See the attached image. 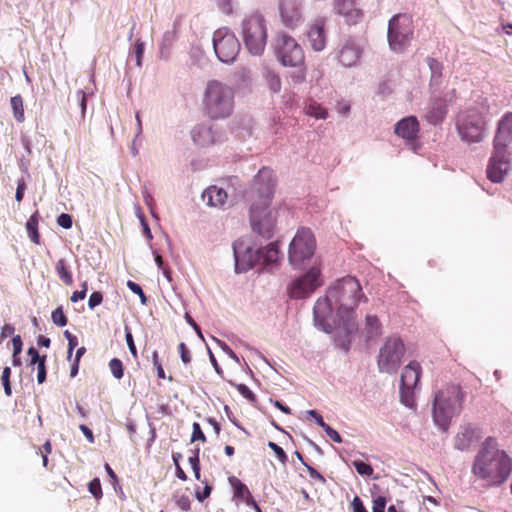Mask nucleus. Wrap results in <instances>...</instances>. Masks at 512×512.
Wrapping results in <instances>:
<instances>
[{
	"label": "nucleus",
	"mask_w": 512,
	"mask_h": 512,
	"mask_svg": "<svg viewBox=\"0 0 512 512\" xmlns=\"http://www.w3.org/2000/svg\"><path fill=\"white\" fill-rule=\"evenodd\" d=\"M266 80L269 85V88L273 92H278L281 89V80L277 74L274 72L268 71L266 74Z\"/></svg>",
	"instance_id": "ea45409f"
},
{
	"label": "nucleus",
	"mask_w": 512,
	"mask_h": 512,
	"mask_svg": "<svg viewBox=\"0 0 512 512\" xmlns=\"http://www.w3.org/2000/svg\"><path fill=\"white\" fill-rule=\"evenodd\" d=\"M125 338H126V342H127L128 348H129L132 356L135 359H137V357H138L137 349H136V346L134 343L133 335L128 327H125Z\"/></svg>",
	"instance_id": "8fccbe9b"
},
{
	"label": "nucleus",
	"mask_w": 512,
	"mask_h": 512,
	"mask_svg": "<svg viewBox=\"0 0 512 512\" xmlns=\"http://www.w3.org/2000/svg\"><path fill=\"white\" fill-rule=\"evenodd\" d=\"M27 354L31 357L32 365H35L37 362H39L42 357L34 347H30L27 351Z\"/></svg>",
	"instance_id": "69168bd1"
},
{
	"label": "nucleus",
	"mask_w": 512,
	"mask_h": 512,
	"mask_svg": "<svg viewBox=\"0 0 512 512\" xmlns=\"http://www.w3.org/2000/svg\"><path fill=\"white\" fill-rule=\"evenodd\" d=\"M486 125L485 113L477 107H471L459 114L456 128L461 140L478 143L484 137Z\"/></svg>",
	"instance_id": "423d86ee"
},
{
	"label": "nucleus",
	"mask_w": 512,
	"mask_h": 512,
	"mask_svg": "<svg viewBox=\"0 0 512 512\" xmlns=\"http://www.w3.org/2000/svg\"><path fill=\"white\" fill-rule=\"evenodd\" d=\"M338 62L344 67L358 64L363 54V47L353 38L343 39L336 50Z\"/></svg>",
	"instance_id": "dca6fc26"
},
{
	"label": "nucleus",
	"mask_w": 512,
	"mask_h": 512,
	"mask_svg": "<svg viewBox=\"0 0 512 512\" xmlns=\"http://www.w3.org/2000/svg\"><path fill=\"white\" fill-rule=\"evenodd\" d=\"M14 327L10 324H5L3 327H2V331H1V334H0V341L3 340L4 338L14 334Z\"/></svg>",
	"instance_id": "338daca9"
},
{
	"label": "nucleus",
	"mask_w": 512,
	"mask_h": 512,
	"mask_svg": "<svg viewBox=\"0 0 512 512\" xmlns=\"http://www.w3.org/2000/svg\"><path fill=\"white\" fill-rule=\"evenodd\" d=\"M401 401L405 406L412 407L414 404L413 400V389H406L400 387Z\"/></svg>",
	"instance_id": "c03bdc74"
},
{
	"label": "nucleus",
	"mask_w": 512,
	"mask_h": 512,
	"mask_svg": "<svg viewBox=\"0 0 512 512\" xmlns=\"http://www.w3.org/2000/svg\"><path fill=\"white\" fill-rule=\"evenodd\" d=\"M352 507L354 512H367L361 499L358 496L354 497L352 501Z\"/></svg>",
	"instance_id": "0e129e2a"
},
{
	"label": "nucleus",
	"mask_w": 512,
	"mask_h": 512,
	"mask_svg": "<svg viewBox=\"0 0 512 512\" xmlns=\"http://www.w3.org/2000/svg\"><path fill=\"white\" fill-rule=\"evenodd\" d=\"M39 213L34 212L26 223V229L30 240L35 244H40V234L38 231Z\"/></svg>",
	"instance_id": "7c9ffc66"
},
{
	"label": "nucleus",
	"mask_w": 512,
	"mask_h": 512,
	"mask_svg": "<svg viewBox=\"0 0 512 512\" xmlns=\"http://www.w3.org/2000/svg\"><path fill=\"white\" fill-rule=\"evenodd\" d=\"M280 16L285 26L294 28L302 19L301 3L299 0H281Z\"/></svg>",
	"instance_id": "6ab92c4d"
},
{
	"label": "nucleus",
	"mask_w": 512,
	"mask_h": 512,
	"mask_svg": "<svg viewBox=\"0 0 512 512\" xmlns=\"http://www.w3.org/2000/svg\"><path fill=\"white\" fill-rule=\"evenodd\" d=\"M307 38L313 50L319 52L326 47L327 32L326 20L324 18L315 19L307 30Z\"/></svg>",
	"instance_id": "aec40b11"
},
{
	"label": "nucleus",
	"mask_w": 512,
	"mask_h": 512,
	"mask_svg": "<svg viewBox=\"0 0 512 512\" xmlns=\"http://www.w3.org/2000/svg\"><path fill=\"white\" fill-rule=\"evenodd\" d=\"M268 447L273 450V452L275 453L277 459L282 462V463H285L286 460H287V455L286 453L284 452V450L278 446L276 443L274 442H269L268 443Z\"/></svg>",
	"instance_id": "603ef678"
},
{
	"label": "nucleus",
	"mask_w": 512,
	"mask_h": 512,
	"mask_svg": "<svg viewBox=\"0 0 512 512\" xmlns=\"http://www.w3.org/2000/svg\"><path fill=\"white\" fill-rule=\"evenodd\" d=\"M127 287L134 293V294H137L140 299H141V303L142 304H146L147 302V297L143 291V289L140 287V285H138L137 283L129 280L127 281Z\"/></svg>",
	"instance_id": "de8ad7c7"
},
{
	"label": "nucleus",
	"mask_w": 512,
	"mask_h": 512,
	"mask_svg": "<svg viewBox=\"0 0 512 512\" xmlns=\"http://www.w3.org/2000/svg\"><path fill=\"white\" fill-rule=\"evenodd\" d=\"M304 113L315 119H327L328 110L314 99H308L304 106Z\"/></svg>",
	"instance_id": "cd10ccee"
},
{
	"label": "nucleus",
	"mask_w": 512,
	"mask_h": 512,
	"mask_svg": "<svg viewBox=\"0 0 512 512\" xmlns=\"http://www.w3.org/2000/svg\"><path fill=\"white\" fill-rule=\"evenodd\" d=\"M192 139L199 146H210L217 141L216 132L210 125H197L192 130Z\"/></svg>",
	"instance_id": "b1692460"
},
{
	"label": "nucleus",
	"mask_w": 512,
	"mask_h": 512,
	"mask_svg": "<svg viewBox=\"0 0 512 512\" xmlns=\"http://www.w3.org/2000/svg\"><path fill=\"white\" fill-rule=\"evenodd\" d=\"M203 200L211 207H222L228 198L227 192L217 186H210L203 192Z\"/></svg>",
	"instance_id": "393cba45"
},
{
	"label": "nucleus",
	"mask_w": 512,
	"mask_h": 512,
	"mask_svg": "<svg viewBox=\"0 0 512 512\" xmlns=\"http://www.w3.org/2000/svg\"><path fill=\"white\" fill-rule=\"evenodd\" d=\"M233 483V498L237 504L244 502L250 505L254 498L251 492L243 482H232Z\"/></svg>",
	"instance_id": "c85d7f7f"
},
{
	"label": "nucleus",
	"mask_w": 512,
	"mask_h": 512,
	"mask_svg": "<svg viewBox=\"0 0 512 512\" xmlns=\"http://www.w3.org/2000/svg\"><path fill=\"white\" fill-rule=\"evenodd\" d=\"M278 247L276 243H270L267 247L262 248V260L261 263L268 265L275 263L278 260Z\"/></svg>",
	"instance_id": "f704fd0d"
},
{
	"label": "nucleus",
	"mask_w": 512,
	"mask_h": 512,
	"mask_svg": "<svg viewBox=\"0 0 512 512\" xmlns=\"http://www.w3.org/2000/svg\"><path fill=\"white\" fill-rule=\"evenodd\" d=\"M103 301V294L99 291L93 292L88 301V305L90 309H94L96 306L100 305Z\"/></svg>",
	"instance_id": "6e6d98bb"
},
{
	"label": "nucleus",
	"mask_w": 512,
	"mask_h": 512,
	"mask_svg": "<svg viewBox=\"0 0 512 512\" xmlns=\"http://www.w3.org/2000/svg\"><path fill=\"white\" fill-rule=\"evenodd\" d=\"M178 351L180 353L181 360L184 364H189L192 360V355L190 350L187 348L185 343L181 342L178 345Z\"/></svg>",
	"instance_id": "3c124183"
},
{
	"label": "nucleus",
	"mask_w": 512,
	"mask_h": 512,
	"mask_svg": "<svg viewBox=\"0 0 512 512\" xmlns=\"http://www.w3.org/2000/svg\"><path fill=\"white\" fill-rule=\"evenodd\" d=\"M88 489L95 498L102 496L101 482H88Z\"/></svg>",
	"instance_id": "bf43d9fd"
},
{
	"label": "nucleus",
	"mask_w": 512,
	"mask_h": 512,
	"mask_svg": "<svg viewBox=\"0 0 512 512\" xmlns=\"http://www.w3.org/2000/svg\"><path fill=\"white\" fill-rule=\"evenodd\" d=\"M197 440H201L202 442H205L206 436L204 435L200 424L195 422V423H193V432H192L191 441L194 442Z\"/></svg>",
	"instance_id": "5fc2aeb1"
},
{
	"label": "nucleus",
	"mask_w": 512,
	"mask_h": 512,
	"mask_svg": "<svg viewBox=\"0 0 512 512\" xmlns=\"http://www.w3.org/2000/svg\"><path fill=\"white\" fill-rule=\"evenodd\" d=\"M43 459V465L46 467L48 463V455L52 452V446L50 441H46L40 450Z\"/></svg>",
	"instance_id": "680f3d73"
},
{
	"label": "nucleus",
	"mask_w": 512,
	"mask_h": 512,
	"mask_svg": "<svg viewBox=\"0 0 512 512\" xmlns=\"http://www.w3.org/2000/svg\"><path fill=\"white\" fill-rule=\"evenodd\" d=\"M354 467L356 471L362 476H370L373 472L372 467L362 461H355Z\"/></svg>",
	"instance_id": "09e8293b"
},
{
	"label": "nucleus",
	"mask_w": 512,
	"mask_h": 512,
	"mask_svg": "<svg viewBox=\"0 0 512 512\" xmlns=\"http://www.w3.org/2000/svg\"><path fill=\"white\" fill-rule=\"evenodd\" d=\"M512 153L508 148L493 145L492 155L487 165V177L494 183L502 182L510 171Z\"/></svg>",
	"instance_id": "ddd939ff"
},
{
	"label": "nucleus",
	"mask_w": 512,
	"mask_h": 512,
	"mask_svg": "<svg viewBox=\"0 0 512 512\" xmlns=\"http://www.w3.org/2000/svg\"><path fill=\"white\" fill-rule=\"evenodd\" d=\"M57 224L64 229H70L73 224L72 216L67 213L60 214L57 218Z\"/></svg>",
	"instance_id": "864d4df0"
},
{
	"label": "nucleus",
	"mask_w": 512,
	"mask_h": 512,
	"mask_svg": "<svg viewBox=\"0 0 512 512\" xmlns=\"http://www.w3.org/2000/svg\"><path fill=\"white\" fill-rule=\"evenodd\" d=\"M204 483L205 485L203 487V490H200V487L196 484L193 486L192 489L187 488V490L190 491L191 494H194L195 498L200 502H203L207 497H209L212 491V487L208 485L207 482Z\"/></svg>",
	"instance_id": "c9c22d12"
},
{
	"label": "nucleus",
	"mask_w": 512,
	"mask_h": 512,
	"mask_svg": "<svg viewBox=\"0 0 512 512\" xmlns=\"http://www.w3.org/2000/svg\"><path fill=\"white\" fill-rule=\"evenodd\" d=\"M333 306H335L333 298L330 297L329 289L324 297H320L314 305V320L325 332H331V325L327 321L332 316Z\"/></svg>",
	"instance_id": "f3484780"
},
{
	"label": "nucleus",
	"mask_w": 512,
	"mask_h": 512,
	"mask_svg": "<svg viewBox=\"0 0 512 512\" xmlns=\"http://www.w3.org/2000/svg\"><path fill=\"white\" fill-rule=\"evenodd\" d=\"M237 390L244 398L248 399L251 402L255 401L256 397L254 393L245 384L237 385Z\"/></svg>",
	"instance_id": "4d7b16f0"
},
{
	"label": "nucleus",
	"mask_w": 512,
	"mask_h": 512,
	"mask_svg": "<svg viewBox=\"0 0 512 512\" xmlns=\"http://www.w3.org/2000/svg\"><path fill=\"white\" fill-rule=\"evenodd\" d=\"M189 465L193 471L194 477L198 480L200 478L199 449H196L193 454L189 456Z\"/></svg>",
	"instance_id": "58836bf2"
},
{
	"label": "nucleus",
	"mask_w": 512,
	"mask_h": 512,
	"mask_svg": "<svg viewBox=\"0 0 512 512\" xmlns=\"http://www.w3.org/2000/svg\"><path fill=\"white\" fill-rule=\"evenodd\" d=\"M420 130L419 122L415 116H408L397 122L394 132L397 136L413 141L417 138Z\"/></svg>",
	"instance_id": "4be33fe9"
},
{
	"label": "nucleus",
	"mask_w": 512,
	"mask_h": 512,
	"mask_svg": "<svg viewBox=\"0 0 512 512\" xmlns=\"http://www.w3.org/2000/svg\"><path fill=\"white\" fill-rule=\"evenodd\" d=\"M10 376L11 369L9 367H5L2 372L1 380L4 386V391L7 396L12 394L11 385H10Z\"/></svg>",
	"instance_id": "a18cd8bd"
},
{
	"label": "nucleus",
	"mask_w": 512,
	"mask_h": 512,
	"mask_svg": "<svg viewBox=\"0 0 512 512\" xmlns=\"http://www.w3.org/2000/svg\"><path fill=\"white\" fill-rule=\"evenodd\" d=\"M203 111L209 118L217 120L231 115L234 107V92L217 80L209 81L203 98Z\"/></svg>",
	"instance_id": "39448f33"
},
{
	"label": "nucleus",
	"mask_w": 512,
	"mask_h": 512,
	"mask_svg": "<svg viewBox=\"0 0 512 512\" xmlns=\"http://www.w3.org/2000/svg\"><path fill=\"white\" fill-rule=\"evenodd\" d=\"M242 37L245 47L252 55H261L267 42V26L261 14L249 15L242 23Z\"/></svg>",
	"instance_id": "0eeeda50"
},
{
	"label": "nucleus",
	"mask_w": 512,
	"mask_h": 512,
	"mask_svg": "<svg viewBox=\"0 0 512 512\" xmlns=\"http://www.w3.org/2000/svg\"><path fill=\"white\" fill-rule=\"evenodd\" d=\"M321 285L320 269L313 267L306 274L291 282L288 287V293L291 298L303 299L312 294Z\"/></svg>",
	"instance_id": "4468645a"
},
{
	"label": "nucleus",
	"mask_w": 512,
	"mask_h": 512,
	"mask_svg": "<svg viewBox=\"0 0 512 512\" xmlns=\"http://www.w3.org/2000/svg\"><path fill=\"white\" fill-rule=\"evenodd\" d=\"M46 356L43 355L41 360L37 362V381L39 384H42L46 380Z\"/></svg>",
	"instance_id": "49530a36"
},
{
	"label": "nucleus",
	"mask_w": 512,
	"mask_h": 512,
	"mask_svg": "<svg viewBox=\"0 0 512 512\" xmlns=\"http://www.w3.org/2000/svg\"><path fill=\"white\" fill-rule=\"evenodd\" d=\"M80 430L82 431V433L84 434V436L86 437V439L88 440L89 443H93L94 442V435L91 431L90 428H88L86 425L84 424H81L79 426Z\"/></svg>",
	"instance_id": "774afa93"
},
{
	"label": "nucleus",
	"mask_w": 512,
	"mask_h": 512,
	"mask_svg": "<svg viewBox=\"0 0 512 512\" xmlns=\"http://www.w3.org/2000/svg\"><path fill=\"white\" fill-rule=\"evenodd\" d=\"M316 249V240L309 228L298 229L289 246V261L294 266L301 265L310 259Z\"/></svg>",
	"instance_id": "9d476101"
},
{
	"label": "nucleus",
	"mask_w": 512,
	"mask_h": 512,
	"mask_svg": "<svg viewBox=\"0 0 512 512\" xmlns=\"http://www.w3.org/2000/svg\"><path fill=\"white\" fill-rule=\"evenodd\" d=\"M55 270L58 274L59 279L66 285H72L73 277L72 273L66 265V261L64 259H59L56 262Z\"/></svg>",
	"instance_id": "72a5a7b5"
},
{
	"label": "nucleus",
	"mask_w": 512,
	"mask_h": 512,
	"mask_svg": "<svg viewBox=\"0 0 512 512\" xmlns=\"http://www.w3.org/2000/svg\"><path fill=\"white\" fill-rule=\"evenodd\" d=\"M477 440L476 430L471 427H465L455 437L454 445L458 450H468Z\"/></svg>",
	"instance_id": "a878e982"
},
{
	"label": "nucleus",
	"mask_w": 512,
	"mask_h": 512,
	"mask_svg": "<svg viewBox=\"0 0 512 512\" xmlns=\"http://www.w3.org/2000/svg\"><path fill=\"white\" fill-rule=\"evenodd\" d=\"M512 142V112L505 113L498 121L493 145L508 148Z\"/></svg>",
	"instance_id": "412c9836"
},
{
	"label": "nucleus",
	"mask_w": 512,
	"mask_h": 512,
	"mask_svg": "<svg viewBox=\"0 0 512 512\" xmlns=\"http://www.w3.org/2000/svg\"><path fill=\"white\" fill-rule=\"evenodd\" d=\"M386 506V499L382 496L377 497L373 502V512H384Z\"/></svg>",
	"instance_id": "052dcab7"
},
{
	"label": "nucleus",
	"mask_w": 512,
	"mask_h": 512,
	"mask_svg": "<svg viewBox=\"0 0 512 512\" xmlns=\"http://www.w3.org/2000/svg\"><path fill=\"white\" fill-rule=\"evenodd\" d=\"M512 471V460L498 448L496 439L488 437L475 458L473 472L480 478L506 480Z\"/></svg>",
	"instance_id": "7ed1b4c3"
},
{
	"label": "nucleus",
	"mask_w": 512,
	"mask_h": 512,
	"mask_svg": "<svg viewBox=\"0 0 512 512\" xmlns=\"http://www.w3.org/2000/svg\"><path fill=\"white\" fill-rule=\"evenodd\" d=\"M323 430L326 432L327 436L336 443H341L342 438L340 434L334 430L332 427H330L328 424H325V427H323Z\"/></svg>",
	"instance_id": "13d9d810"
},
{
	"label": "nucleus",
	"mask_w": 512,
	"mask_h": 512,
	"mask_svg": "<svg viewBox=\"0 0 512 512\" xmlns=\"http://www.w3.org/2000/svg\"><path fill=\"white\" fill-rule=\"evenodd\" d=\"M421 376V366L417 361L409 362L401 374V386L406 389H414Z\"/></svg>",
	"instance_id": "5701e85b"
},
{
	"label": "nucleus",
	"mask_w": 512,
	"mask_h": 512,
	"mask_svg": "<svg viewBox=\"0 0 512 512\" xmlns=\"http://www.w3.org/2000/svg\"><path fill=\"white\" fill-rule=\"evenodd\" d=\"M330 297L337 307L335 323L336 342L344 351L350 349L351 336L358 331L356 308L367 301L359 280L346 276L336 280L329 288Z\"/></svg>",
	"instance_id": "f257e3e1"
},
{
	"label": "nucleus",
	"mask_w": 512,
	"mask_h": 512,
	"mask_svg": "<svg viewBox=\"0 0 512 512\" xmlns=\"http://www.w3.org/2000/svg\"><path fill=\"white\" fill-rule=\"evenodd\" d=\"M365 330L367 339H373L381 335V323L377 316H366Z\"/></svg>",
	"instance_id": "2f4dec72"
},
{
	"label": "nucleus",
	"mask_w": 512,
	"mask_h": 512,
	"mask_svg": "<svg viewBox=\"0 0 512 512\" xmlns=\"http://www.w3.org/2000/svg\"><path fill=\"white\" fill-rule=\"evenodd\" d=\"M10 104L13 112V116L18 123H22L25 120L24 104L21 95L13 96L10 99Z\"/></svg>",
	"instance_id": "473e14b6"
},
{
	"label": "nucleus",
	"mask_w": 512,
	"mask_h": 512,
	"mask_svg": "<svg viewBox=\"0 0 512 512\" xmlns=\"http://www.w3.org/2000/svg\"><path fill=\"white\" fill-rule=\"evenodd\" d=\"M405 353L403 341L395 336L389 337L384 342L378 354V368L380 372L395 373L400 367Z\"/></svg>",
	"instance_id": "1a4fd4ad"
},
{
	"label": "nucleus",
	"mask_w": 512,
	"mask_h": 512,
	"mask_svg": "<svg viewBox=\"0 0 512 512\" xmlns=\"http://www.w3.org/2000/svg\"><path fill=\"white\" fill-rule=\"evenodd\" d=\"M466 392L460 384H449L439 390L434 397L433 419L436 425L446 431L452 417L460 414Z\"/></svg>",
	"instance_id": "20e7f679"
},
{
	"label": "nucleus",
	"mask_w": 512,
	"mask_h": 512,
	"mask_svg": "<svg viewBox=\"0 0 512 512\" xmlns=\"http://www.w3.org/2000/svg\"><path fill=\"white\" fill-rule=\"evenodd\" d=\"M447 114V106L443 100L434 102L425 115V119L432 125L441 123Z\"/></svg>",
	"instance_id": "bb28decb"
},
{
	"label": "nucleus",
	"mask_w": 512,
	"mask_h": 512,
	"mask_svg": "<svg viewBox=\"0 0 512 512\" xmlns=\"http://www.w3.org/2000/svg\"><path fill=\"white\" fill-rule=\"evenodd\" d=\"M213 47L218 59L227 64L235 61L241 49L236 36L226 28L214 32Z\"/></svg>",
	"instance_id": "f8f14e48"
},
{
	"label": "nucleus",
	"mask_w": 512,
	"mask_h": 512,
	"mask_svg": "<svg viewBox=\"0 0 512 512\" xmlns=\"http://www.w3.org/2000/svg\"><path fill=\"white\" fill-rule=\"evenodd\" d=\"M277 180L272 169L263 167L254 177L246 198L250 203L249 219L253 232L270 239L276 229L278 211L270 207Z\"/></svg>",
	"instance_id": "f03ea898"
},
{
	"label": "nucleus",
	"mask_w": 512,
	"mask_h": 512,
	"mask_svg": "<svg viewBox=\"0 0 512 512\" xmlns=\"http://www.w3.org/2000/svg\"><path fill=\"white\" fill-rule=\"evenodd\" d=\"M335 12L343 16L348 25H356L364 18V12L357 7L356 0H334Z\"/></svg>",
	"instance_id": "a211bd4d"
},
{
	"label": "nucleus",
	"mask_w": 512,
	"mask_h": 512,
	"mask_svg": "<svg viewBox=\"0 0 512 512\" xmlns=\"http://www.w3.org/2000/svg\"><path fill=\"white\" fill-rule=\"evenodd\" d=\"M109 368L112 373V375L116 379H121L124 375V369L122 361L118 358H113L109 361Z\"/></svg>",
	"instance_id": "e433bc0d"
},
{
	"label": "nucleus",
	"mask_w": 512,
	"mask_h": 512,
	"mask_svg": "<svg viewBox=\"0 0 512 512\" xmlns=\"http://www.w3.org/2000/svg\"><path fill=\"white\" fill-rule=\"evenodd\" d=\"M174 498H175L176 504L178 505V507L181 510H183V511L190 510V497H189V495H186L184 493H182V494L176 493L174 495Z\"/></svg>",
	"instance_id": "79ce46f5"
},
{
	"label": "nucleus",
	"mask_w": 512,
	"mask_h": 512,
	"mask_svg": "<svg viewBox=\"0 0 512 512\" xmlns=\"http://www.w3.org/2000/svg\"><path fill=\"white\" fill-rule=\"evenodd\" d=\"M51 318H52L53 323L59 327H64L68 323V319H67L66 315L64 314L63 308L61 306L57 307L52 312Z\"/></svg>",
	"instance_id": "4c0bfd02"
},
{
	"label": "nucleus",
	"mask_w": 512,
	"mask_h": 512,
	"mask_svg": "<svg viewBox=\"0 0 512 512\" xmlns=\"http://www.w3.org/2000/svg\"><path fill=\"white\" fill-rule=\"evenodd\" d=\"M426 63L431 71L430 85H438L442 78V63L432 57H427Z\"/></svg>",
	"instance_id": "c756f323"
},
{
	"label": "nucleus",
	"mask_w": 512,
	"mask_h": 512,
	"mask_svg": "<svg viewBox=\"0 0 512 512\" xmlns=\"http://www.w3.org/2000/svg\"><path fill=\"white\" fill-rule=\"evenodd\" d=\"M274 48L277 58L284 66L299 67L304 64V51L290 35L279 33L276 37Z\"/></svg>",
	"instance_id": "9b49d317"
},
{
	"label": "nucleus",
	"mask_w": 512,
	"mask_h": 512,
	"mask_svg": "<svg viewBox=\"0 0 512 512\" xmlns=\"http://www.w3.org/2000/svg\"><path fill=\"white\" fill-rule=\"evenodd\" d=\"M235 269L238 273L246 272L255 264L261 263L262 248L254 249L244 240H237L233 244Z\"/></svg>",
	"instance_id": "2eb2a0df"
},
{
	"label": "nucleus",
	"mask_w": 512,
	"mask_h": 512,
	"mask_svg": "<svg viewBox=\"0 0 512 512\" xmlns=\"http://www.w3.org/2000/svg\"><path fill=\"white\" fill-rule=\"evenodd\" d=\"M25 189H26V184H25V181L24 180H20L18 181L17 183V189H16V194H15V198L18 202H21L23 197H24V192H25Z\"/></svg>",
	"instance_id": "e2e57ef3"
},
{
	"label": "nucleus",
	"mask_w": 512,
	"mask_h": 512,
	"mask_svg": "<svg viewBox=\"0 0 512 512\" xmlns=\"http://www.w3.org/2000/svg\"><path fill=\"white\" fill-rule=\"evenodd\" d=\"M413 37V21L407 14L394 15L388 25L390 48L398 53L406 50Z\"/></svg>",
	"instance_id": "6e6552de"
},
{
	"label": "nucleus",
	"mask_w": 512,
	"mask_h": 512,
	"mask_svg": "<svg viewBox=\"0 0 512 512\" xmlns=\"http://www.w3.org/2000/svg\"><path fill=\"white\" fill-rule=\"evenodd\" d=\"M12 344H13V357H14L13 363H14V365H18V364H20V361L16 357L18 354L21 353L22 345H23L20 335H16L13 337Z\"/></svg>",
	"instance_id": "37998d69"
},
{
	"label": "nucleus",
	"mask_w": 512,
	"mask_h": 512,
	"mask_svg": "<svg viewBox=\"0 0 512 512\" xmlns=\"http://www.w3.org/2000/svg\"><path fill=\"white\" fill-rule=\"evenodd\" d=\"M64 336L66 337V339L68 340V351H67V359L68 360H71L72 358V353H73V350L77 347L78 345V339L75 335H73L72 333H70L68 330H66L64 332Z\"/></svg>",
	"instance_id": "a19ab883"
}]
</instances>
